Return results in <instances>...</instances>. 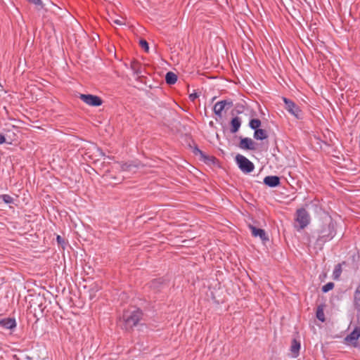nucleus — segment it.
Returning a JSON list of instances; mask_svg holds the SVG:
<instances>
[{
    "mask_svg": "<svg viewBox=\"0 0 360 360\" xmlns=\"http://www.w3.org/2000/svg\"><path fill=\"white\" fill-rule=\"evenodd\" d=\"M163 285H164V283H163L162 279L158 278V279H155V280L153 281L150 283V288H152L155 290H159L160 287Z\"/></svg>",
    "mask_w": 360,
    "mask_h": 360,
    "instance_id": "obj_20",
    "label": "nucleus"
},
{
    "mask_svg": "<svg viewBox=\"0 0 360 360\" xmlns=\"http://www.w3.org/2000/svg\"><path fill=\"white\" fill-rule=\"evenodd\" d=\"M139 165L140 164L139 162H125L121 165V169L122 171L136 172Z\"/></svg>",
    "mask_w": 360,
    "mask_h": 360,
    "instance_id": "obj_12",
    "label": "nucleus"
},
{
    "mask_svg": "<svg viewBox=\"0 0 360 360\" xmlns=\"http://www.w3.org/2000/svg\"><path fill=\"white\" fill-rule=\"evenodd\" d=\"M194 153L196 155H200L202 159L204 160L205 162H214V158L212 156H206L205 153L198 148H195L194 150Z\"/></svg>",
    "mask_w": 360,
    "mask_h": 360,
    "instance_id": "obj_17",
    "label": "nucleus"
},
{
    "mask_svg": "<svg viewBox=\"0 0 360 360\" xmlns=\"http://www.w3.org/2000/svg\"><path fill=\"white\" fill-rule=\"evenodd\" d=\"M283 101L285 105V109L296 118L300 119L302 117V113L300 108L295 105L292 101L283 98Z\"/></svg>",
    "mask_w": 360,
    "mask_h": 360,
    "instance_id": "obj_6",
    "label": "nucleus"
},
{
    "mask_svg": "<svg viewBox=\"0 0 360 360\" xmlns=\"http://www.w3.org/2000/svg\"><path fill=\"white\" fill-rule=\"evenodd\" d=\"M79 98L91 106H99L102 104V100L97 96L91 94H80Z\"/></svg>",
    "mask_w": 360,
    "mask_h": 360,
    "instance_id": "obj_7",
    "label": "nucleus"
},
{
    "mask_svg": "<svg viewBox=\"0 0 360 360\" xmlns=\"http://www.w3.org/2000/svg\"><path fill=\"white\" fill-rule=\"evenodd\" d=\"M195 98H197V95L195 94H193L190 95V98L193 101Z\"/></svg>",
    "mask_w": 360,
    "mask_h": 360,
    "instance_id": "obj_30",
    "label": "nucleus"
},
{
    "mask_svg": "<svg viewBox=\"0 0 360 360\" xmlns=\"http://www.w3.org/2000/svg\"><path fill=\"white\" fill-rule=\"evenodd\" d=\"M139 44L141 46V48H143L146 52L148 51V50H149L148 44L146 40H144V39L140 40Z\"/></svg>",
    "mask_w": 360,
    "mask_h": 360,
    "instance_id": "obj_27",
    "label": "nucleus"
},
{
    "mask_svg": "<svg viewBox=\"0 0 360 360\" xmlns=\"http://www.w3.org/2000/svg\"><path fill=\"white\" fill-rule=\"evenodd\" d=\"M333 287H334L333 283L329 282L322 287V291L323 292H327L331 290L333 288Z\"/></svg>",
    "mask_w": 360,
    "mask_h": 360,
    "instance_id": "obj_26",
    "label": "nucleus"
},
{
    "mask_svg": "<svg viewBox=\"0 0 360 360\" xmlns=\"http://www.w3.org/2000/svg\"><path fill=\"white\" fill-rule=\"evenodd\" d=\"M233 106V102L229 100H223L216 103L214 105V112L219 117L222 116V111L229 110Z\"/></svg>",
    "mask_w": 360,
    "mask_h": 360,
    "instance_id": "obj_5",
    "label": "nucleus"
},
{
    "mask_svg": "<svg viewBox=\"0 0 360 360\" xmlns=\"http://www.w3.org/2000/svg\"><path fill=\"white\" fill-rule=\"evenodd\" d=\"M342 272V269L340 264L337 265L333 271V276L335 279H338Z\"/></svg>",
    "mask_w": 360,
    "mask_h": 360,
    "instance_id": "obj_23",
    "label": "nucleus"
},
{
    "mask_svg": "<svg viewBox=\"0 0 360 360\" xmlns=\"http://www.w3.org/2000/svg\"><path fill=\"white\" fill-rule=\"evenodd\" d=\"M0 198L6 204H11L13 202V198L9 195H2L0 196Z\"/></svg>",
    "mask_w": 360,
    "mask_h": 360,
    "instance_id": "obj_25",
    "label": "nucleus"
},
{
    "mask_svg": "<svg viewBox=\"0 0 360 360\" xmlns=\"http://www.w3.org/2000/svg\"><path fill=\"white\" fill-rule=\"evenodd\" d=\"M296 221L299 224L300 229H304L309 224L310 216L305 209L301 208L297 210Z\"/></svg>",
    "mask_w": 360,
    "mask_h": 360,
    "instance_id": "obj_4",
    "label": "nucleus"
},
{
    "mask_svg": "<svg viewBox=\"0 0 360 360\" xmlns=\"http://www.w3.org/2000/svg\"><path fill=\"white\" fill-rule=\"evenodd\" d=\"M354 306L358 313H360V284L357 286L354 294Z\"/></svg>",
    "mask_w": 360,
    "mask_h": 360,
    "instance_id": "obj_14",
    "label": "nucleus"
},
{
    "mask_svg": "<svg viewBox=\"0 0 360 360\" xmlns=\"http://www.w3.org/2000/svg\"><path fill=\"white\" fill-rule=\"evenodd\" d=\"M249 227L253 236L259 237L262 241L269 240V238L267 237L264 230L257 229L252 225H250Z\"/></svg>",
    "mask_w": 360,
    "mask_h": 360,
    "instance_id": "obj_9",
    "label": "nucleus"
},
{
    "mask_svg": "<svg viewBox=\"0 0 360 360\" xmlns=\"http://www.w3.org/2000/svg\"><path fill=\"white\" fill-rule=\"evenodd\" d=\"M254 138L257 140H264L267 138L266 131L262 129H257L255 131Z\"/></svg>",
    "mask_w": 360,
    "mask_h": 360,
    "instance_id": "obj_19",
    "label": "nucleus"
},
{
    "mask_svg": "<svg viewBox=\"0 0 360 360\" xmlns=\"http://www.w3.org/2000/svg\"><path fill=\"white\" fill-rule=\"evenodd\" d=\"M241 125V120L238 117H233L231 121V131L236 133Z\"/></svg>",
    "mask_w": 360,
    "mask_h": 360,
    "instance_id": "obj_15",
    "label": "nucleus"
},
{
    "mask_svg": "<svg viewBox=\"0 0 360 360\" xmlns=\"http://www.w3.org/2000/svg\"><path fill=\"white\" fill-rule=\"evenodd\" d=\"M316 243L323 245L331 240L336 234V224L330 217H326L318 230Z\"/></svg>",
    "mask_w": 360,
    "mask_h": 360,
    "instance_id": "obj_1",
    "label": "nucleus"
},
{
    "mask_svg": "<svg viewBox=\"0 0 360 360\" xmlns=\"http://www.w3.org/2000/svg\"><path fill=\"white\" fill-rule=\"evenodd\" d=\"M264 183L269 187H276L280 184V179L276 176H267L264 179Z\"/></svg>",
    "mask_w": 360,
    "mask_h": 360,
    "instance_id": "obj_13",
    "label": "nucleus"
},
{
    "mask_svg": "<svg viewBox=\"0 0 360 360\" xmlns=\"http://www.w3.org/2000/svg\"><path fill=\"white\" fill-rule=\"evenodd\" d=\"M165 81L168 84H174L177 81V76L172 72H168L165 75Z\"/></svg>",
    "mask_w": 360,
    "mask_h": 360,
    "instance_id": "obj_16",
    "label": "nucleus"
},
{
    "mask_svg": "<svg viewBox=\"0 0 360 360\" xmlns=\"http://www.w3.org/2000/svg\"><path fill=\"white\" fill-rule=\"evenodd\" d=\"M110 22L118 25H125V20L123 18H119L117 19L111 18Z\"/></svg>",
    "mask_w": 360,
    "mask_h": 360,
    "instance_id": "obj_24",
    "label": "nucleus"
},
{
    "mask_svg": "<svg viewBox=\"0 0 360 360\" xmlns=\"http://www.w3.org/2000/svg\"><path fill=\"white\" fill-rule=\"evenodd\" d=\"M300 349V344L296 340H293L290 347V351L294 357L297 356Z\"/></svg>",
    "mask_w": 360,
    "mask_h": 360,
    "instance_id": "obj_18",
    "label": "nucleus"
},
{
    "mask_svg": "<svg viewBox=\"0 0 360 360\" xmlns=\"http://www.w3.org/2000/svg\"><path fill=\"white\" fill-rule=\"evenodd\" d=\"M0 326L6 329H13L16 327V321L13 318L0 319Z\"/></svg>",
    "mask_w": 360,
    "mask_h": 360,
    "instance_id": "obj_10",
    "label": "nucleus"
},
{
    "mask_svg": "<svg viewBox=\"0 0 360 360\" xmlns=\"http://www.w3.org/2000/svg\"><path fill=\"white\" fill-rule=\"evenodd\" d=\"M316 318L322 322L325 321V315L323 306L318 307L316 310Z\"/></svg>",
    "mask_w": 360,
    "mask_h": 360,
    "instance_id": "obj_21",
    "label": "nucleus"
},
{
    "mask_svg": "<svg viewBox=\"0 0 360 360\" xmlns=\"http://www.w3.org/2000/svg\"><path fill=\"white\" fill-rule=\"evenodd\" d=\"M360 337V327L356 326L354 330L345 338V342L347 345L356 347L357 345V340Z\"/></svg>",
    "mask_w": 360,
    "mask_h": 360,
    "instance_id": "obj_8",
    "label": "nucleus"
},
{
    "mask_svg": "<svg viewBox=\"0 0 360 360\" xmlns=\"http://www.w3.org/2000/svg\"><path fill=\"white\" fill-rule=\"evenodd\" d=\"M30 3L34 4L36 6L41 8L43 7V3L41 0H27Z\"/></svg>",
    "mask_w": 360,
    "mask_h": 360,
    "instance_id": "obj_28",
    "label": "nucleus"
},
{
    "mask_svg": "<svg viewBox=\"0 0 360 360\" xmlns=\"http://www.w3.org/2000/svg\"><path fill=\"white\" fill-rule=\"evenodd\" d=\"M239 147L245 150H254L255 143L250 138H242L239 143Z\"/></svg>",
    "mask_w": 360,
    "mask_h": 360,
    "instance_id": "obj_11",
    "label": "nucleus"
},
{
    "mask_svg": "<svg viewBox=\"0 0 360 360\" xmlns=\"http://www.w3.org/2000/svg\"><path fill=\"white\" fill-rule=\"evenodd\" d=\"M142 318V312L139 309L127 311L123 315L126 330L131 329L136 326Z\"/></svg>",
    "mask_w": 360,
    "mask_h": 360,
    "instance_id": "obj_2",
    "label": "nucleus"
},
{
    "mask_svg": "<svg viewBox=\"0 0 360 360\" xmlns=\"http://www.w3.org/2000/svg\"><path fill=\"white\" fill-rule=\"evenodd\" d=\"M6 142L5 136L0 134V144H2Z\"/></svg>",
    "mask_w": 360,
    "mask_h": 360,
    "instance_id": "obj_29",
    "label": "nucleus"
},
{
    "mask_svg": "<svg viewBox=\"0 0 360 360\" xmlns=\"http://www.w3.org/2000/svg\"><path fill=\"white\" fill-rule=\"evenodd\" d=\"M236 162L239 169L244 173H250L254 169V164L243 155L238 154L236 156Z\"/></svg>",
    "mask_w": 360,
    "mask_h": 360,
    "instance_id": "obj_3",
    "label": "nucleus"
},
{
    "mask_svg": "<svg viewBox=\"0 0 360 360\" xmlns=\"http://www.w3.org/2000/svg\"><path fill=\"white\" fill-rule=\"evenodd\" d=\"M60 240H61L60 236H57V240H58V243H60Z\"/></svg>",
    "mask_w": 360,
    "mask_h": 360,
    "instance_id": "obj_31",
    "label": "nucleus"
},
{
    "mask_svg": "<svg viewBox=\"0 0 360 360\" xmlns=\"http://www.w3.org/2000/svg\"><path fill=\"white\" fill-rule=\"evenodd\" d=\"M249 126L255 131L259 129L261 126V121L259 119H252L250 121Z\"/></svg>",
    "mask_w": 360,
    "mask_h": 360,
    "instance_id": "obj_22",
    "label": "nucleus"
}]
</instances>
